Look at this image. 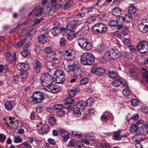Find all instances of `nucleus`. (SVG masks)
I'll list each match as a JSON object with an SVG mask.
<instances>
[{"label":"nucleus","instance_id":"obj_14","mask_svg":"<svg viewBox=\"0 0 148 148\" xmlns=\"http://www.w3.org/2000/svg\"><path fill=\"white\" fill-rule=\"evenodd\" d=\"M79 20L75 19L74 20L73 23H69L66 26V28L69 31L74 30L76 29V25L79 22Z\"/></svg>","mask_w":148,"mask_h":148},{"label":"nucleus","instance_id":"obj_41","mask_svg":"<svg viewBox=\"0 0 148 148\" xmlns=\"http://www.w3.org/2000/svg\"><path fill=\"white\" fill-rule=\"evenodd\" d=\"M82 101H80L76 105L77 108L79 109L83 110L86 108V105H83Z\"/></svg>","mask_w":148,"mask_h":148},{"label":"nucleus","instance_id":"obj_44","mask_svg":"<svg viewBox=\"0 0 148 148\" xmlns=\"http://www.w3.org/2000/svg\"><path fill=\"white\" fill-rule=\"evenodd\" d=\"M28 73L26 71H23L20 74L21 78L23 79H25L27 78L28 76Z\"/></svg>","mask_w":148,"mask_h":148},{"label":"nucleus","instance_id":"obj_31","mask_svg":"<svg viewBox=\"0 0 148 148\" xmlns=\"http://www.w3.org/2000/svg\"><path fill=\"white\" fill-rule=\"evenodd\" d=\"M86 105L89 107H91L94 103V99L91 98H88L85 101Z\"/></svg>","mask_w":148,"mask_h":148},{"label":"nucleus","instance_id":"obj_62","mask_svg":"<svg viewBox=\"0 0 148 148\" xmlns=\"http://www.w3.org/2000/svg\"><path fill=\"white\" fill-rule=\"evenodd\" d=\"M85 137L90 140H93L95 138V137L94 136L88 134H86L85 136Z\"/></svg>","mask_w":148,"mask_h":148},{"label":"nucleus","instance_id":"obj_28","mask_svg":"<svg viewBox=\"0 0 148 148\" xmlns=\"http://www.w3.org/2000/svg\"><path fill=\"white\" fill-rule=\"evenodd\" d=\"M5 108L7 110H12L13 109V105L12 102L10 101H7L4 104Z\"/></svg>","mask_w":148,"mask_h":148},{"label":"nucleus","instance_id":"obj_46","mask_svg":"<svg viewBox=\"0 0 148 148\" xmlns=\"http://www.w3.org/2000/svg\"><path fill=\"white\" fill-rule=\"evenodd\" d=\"M129 32V29L128 27H125L121 31L122 33L124 35H127Z\"/></svg>","mask_w":148,"mask_h":148},{"label":"nucleus","instance_id":"obj_8","mask_svg":"<svg viewBox=\"0 0 148 148\" xmlns=\"http://www.w3.org/2000/svg\"><path fill=\"white\" fill-rule=\"evenodd\" d=\"M106 53L110 60H114L120 56L119 52L116 49L112 48Z\"/></svg>","mask_w":148,"mask_h":148},{"label":"nucleus","instance_id":"obj_59","mask_svg":"<svg viewBox=\"0 0 148 148\" xmlns=\"http://www.w3.org/2000/svg\"><path fill=\"white\" fill-rule=\"evenodd\" d=\"M73 115L76 116H80L81 115V112L78 110H75L73 111Z\"/></svg>","mask_w":148,"mask_h":148},{"label":"nucleus","instance_id":"obj_7","mask_svg":"<svg viewBox=\"0 0 148 148\" xmlns=\"http://www.w3.org/2000/svg\"><path fill=\"white\" fill-rule=\"evenodd\" d=\"M56 76V83L57 84L63 83L65 80V75L63 71L61 70H58L55 71L54 73Z\"/></svg>","mask_w":148,"mask_h":148},{"label":"nucleus","instance_id":"obj_25","mask_svg":"<svg viewBox=\"0 0 148 148\" xmlns=\"http://www.w3.org/2000/svg\"><path fill=\"white\" fill-rule=\"evenodd\" d=\"M73 2L72 0H68L66 3L61 5V8L65 9H66L69 8L73 3Z\"/></svg>","mask_w":148,"mask_h":148},{"label":"nucleus","instance_id":"obj_29","mask_svg":"<svg viewBox=\"0 0 148 148\" xmlns=\"http://www.w3.org/2000/svg\"><path fill=\"white\" fill-rule=\"evenodd\" d=\"M64 100L65 102H67L68 103L74 106L73 103L75 102V100L74 98L71 97H67Z\"/></svg>","mask_w":148,"mask_h":148},{"label":"nucleus","instance_id":"obj_12","mask_svg":"<svg viewBox=\"0 0 148 148\" xmlns=\"http://www.w3.org/2000/svg\"><path fill=\"white\" fill-rule=\"evenodd\" d=\"M34 70L36 72L39 73L41 72V70L42 69V65L40 62L37 59L34 60Z\"/></svg>","mask_w":148,"mask_h":148},{"label":"nucleus","instance_id":"obj_40","mask_svg":"<svg viewBox=\"0 0 148 148\" xmlns=\"http://www.w3.org/2000/svg\"><path fill=\"white\" fill-rule=\"evenodd\" d=\"M26 39H23L21 40V41L17 42L15 46V47L16 48H19L23 46V45L25 43Z\"/></svg>","mask_w":148,"mask_h":148},{"label":"nucleus","instance_id":"obj_61","mask_svg":"<svg viewBox=\"0 0 148 148\" xmlns=\"http://www.w3.org/2000/svg\"><path fill=\"white\" fill-rule=\"evenodd\" d=\"M24 63L20 62L17 65V68L18 70H23L24 64Z\"/></svg>","mask_w":148,"mask_h":148},{"label":"nucleus","instance_id":"obj_13","mask_svg":"<svg viewBox=\"0 0 148 148\" xmlns=\"http://www.w3.org/2000/svg\"><path fill=\"white\" fill-rule=\"evenodd\" d=\"M73 52V50L71 49L65 50L63 54L64 58L68 60H72L73 58L72 56Z\"/></svg>","mask_w":148,"mask_h":148},{"label":"nucleus","instance_id":"obj_51","mask_svg":"<svg viewBox=\"0 0 148 148\" xmlns=\"http://www.w3.org/2000/svg\"><path fill=\"white\" fill-rule=\"evenodd\" d=\"M124 43L125 45L129 47L131 45V41L129 39L125 38L124 39Z\"/></svg>","mask_w":148,"mask_h":148},{"label":"nucleus","instance_id":"obj_50","mask_svg":"<svg viewBox=\"0 0 148 148\" xmlns=\"http://www.w3.org/2000/svg\"><path fill=\"white\" fill-rule=\"evenodd\" d=\"M29 51L28 49H24L21 51L20 53L21 55L23 56L26 57L29 55Z\"/></svg>","mask_w":148,"mask_h":148},{"label":"nucleus","instance_id":"obj_58","mask_svg":"<svg viewBox=\"0 0 148 148\" xmlns=\"http://www.w3.org/2000/svg\"><path fill=\"white\" fill-rule=\"evenodd\" d=\"M53 108L55 110H60L63 109L62 105L56 104L53 106Z\"/></svg>","mask_w":148,"mask_h":148},{"label":"nucleus","instance_id":"obj_32","mask_svg":"<svg viewBox=\"0 0 148 148\" xmlns=\"http://www.w3.org/2000/svg\"><path fill=\"white\" fill-rule=\"evenodd\" d=\"M121 132V131H118L114 133V136L116 140H119L122 138V135H120Z\"/></svg>","mask_w":148,"mask_h":148},{"label":"nucleus","instance_id":"obj_17","mask_svg":"<svg viewBox=\"0 0 148 148\" xmlns=\"http://www.w3.org/2000/svg\"><path fill=\"white\" fill-rule=\"evenodd\" d=\"M47 40V36L41 34L39 35L38 38V42L41 43H44L46 42Z\"/></svg>","mask_w":148,"mask_h":148},{"label":"nucleus","instance_id":"obj_60","mask_svg":"<svg viewBox=\"0 0 148 148\" xmlns=\"http://www.w3.org/2000/svg\"><path fill=\"white\" fill-rule=\"evenodd\" d=\"M66 134L65 135H63L62 136L63 139V140L65 142H66L69 138V132H66Z\"/></svg>","mask_w":148,"mask_h":148},{"label":"nucleus","instance_id":"obj_54","mask_svg":"<svg viewBox=\"0 0 148 148\" xmlns=\"http://www.w3.org/2000/svg\"><path fill=\"white\" fill-rule=\"evenodd\" d=\"M65 114V111L63 109L58 111L57 112V115L59 117L63 116Z\"/></svg>","mask_w":148,"mask_h":148},{"label":"nucleus","instance_id":"obj_22","mask_svg":"<svg viewBox=\"0 0 148 148\" xmlns=\"http://www.w3.org/2000/svg\"><path fill=\"white\" fill-rule=\"evenodd\" d=\"M12 120L11 118L9 117L7 118L5 121L6 124L7 125L8 127H10V129L14 127L13 125L15 123Z\"/></svg>","mask_w":148,"mask_h":148},{"label":"nucleus","instance_id":"obj_48","mask_svg":"<svg viewBox=\"0 0 148 148\" xmlns=\"http://www.w3.org/2000/svg\"><path fill=\"white\" fill-rule=\"evenodd\" d=\"M69 31L67 28H61V32L62 34L64 36H66L68 34Z\"/></svg>","mask_w":148,"mask_h":148},{"label":"nucleus","instance_id":"obj_55","mask_svg":"<svg viewBox=\"0 0 148 148\" xmlns=\"http://www.w3.org/2000/svg\"><path fill=\"white\" fill-rule=\"evenodd\" d=\"M89 82V79L87 78H84L82 79L80 82V84L81 85H84L87 84Z\"/></svg>","mask_w":148,"mask_h":148},{"label":"nucleus","instance_id":"obj_5","mask_svg":"<svg viewBox=\"0 0 148 148\" xmlns=\"http://www.w3.org/2000/svg\"><path fill=\"white\" fill-rule=\"evenodd\" d=\"M41 83L44 87L47 88L53 82V79L51 76L48 74H45L42 75L40 77Z\"/></svg>","mask_w":148,"mask_h":148},{"label":"nucleus","instance_id":"obj_52","mask_svg":"<svg viewBox=\"0 0 148 148\" xmlns=\"http://www.w3.org/2000/svg\"><path fill=\"white\" fill-rule=\"evenodd\" d=\"M132 105L134 106H137L139 105V102L135 99H133L130 101Z\"/></svg>","mask_w":148,"mask_h":148},{"label":"nucleus","instance_id":"obj_21","mask_svg":"<svg viewBox=\"0 0 148 148\" xmlns=\"http://www.w3.org/2000/svg\"><path fill=\"white\" fill-rule=\"evenodd\" d=\"M138 29L140 31L143 33H146L148 31V28L142 22L138 25Z\"/></svg>","mask_w":148,"mask_h":148},{"label":"nucleus","instance_id":"obj_19","mask_svg":"<svg viewBox=\"0 0 148 148\" xmlns=\"http://www.w3.org/2000/svg\"><path fill=\"white\" fill-rule=\"evenodd\" d=\"M112 13L115 16H119L121 14V10L119 8H114L112 12Z\"/></svg>","mask_w":148,"mask_h":148},{"label":"nucleus","instance_id":"obj_3","mask_svg":"<svg viewBox=\"0 0 148 148\" xmlns=\"http://www.w3.org/2000/svg\"><path fill=\"white\" fill-rule=\"evenodd\" d=\"M78 64L77 61H68L64 65V69L67 72L72 73L78 68Z\"/></svg>","mask_w":148,"mask_h":148},{"label":"nucleus","instance_id":"obj_20","mask_svg":"<svg viewBox=\"0 0 148 148\" xmlns=\"http://www.w3.org/2000/svg\"><path fill=\"white\" fill-rule=\"evenodd\" d=\"M14 57L12 56L9 53H8L5 54V57L6 58V60L9 63H11L13 60H14L16 56V53H15L14 54Z\"/></svg>","mask_w":148,"mask_h":148},{"label":"nucleus","instance_id":"obj_56","mask_svg":"<svg viewBox=\"0 0 148 148\" xmlns=\"http://www.w3.org/2000/svg\"><path fill=\"white\" fill-rule=\"evenodd\" d=\"M66 43V41L64 38H62L60 42V46L62 47L65 46Z\"/></svg>","mask_w":148,"mask_h":148},{"label":"nucleus","instance_id":"obj_15","mask_svg":"<svg viewBox=\"0 0 148 148\" xmlns=\"http://www.w3.org/2000/svg\"><path fill=\"white\" fill-rule=\"evenodd\" d=\"M83 71L81 69H79L78 68L73 72L72 74H74L73 77L75 78L78 79H80L82 77Z\"/></svg>","mask_w":148,"mask_h":148},{"label":"nucleus","instance_id":"obj_42","mask_svg":"<svg viewBox=\"0 0 148 148\" xmlns=\"http://www.w3.org/2000/svg\"><path fill=\"white\" fill-rule=\"evenodd\" d=\"M119 23V21L118 19V18L117 19V21L114 20L110 21L109 23V25L111 27H116Z\"/></svg>","mask_w":148,"mask_h":148},{"label":"nucleus","instance_id":"obj_1","mask_svg":"<svg viewBox=\"0 0 148 148\" xmlns=\"http://www.w3.org/2000/svg\"><path fill=\"white\" fill-rule=\"evenodd\" d=\"M43 93L40 91H36L34 92L33 95L29 97L28 102L30 104L35 105L41 103L44 99Z\"/></svg>","mask_w":148,"mask_h":148},{"label":"nucleus","instance_id":"obj_57","mask_svg":"<svg viewBox=\"0 0 148 148\" xmlns=\"http://www.w3.org/2000/svg\"><path fill=\"white\" fill-rule=\"evenodd\" d=\"M123 93L125 96H127L130 94L129 90L127 88H125L123 89Z\"/></svg>","mask_w":148,"mask_h":148},{"label":"nucleus","instance_id":"obj_49","mask_svg":"<svg viewBox=\"0 0 148 148\" xmlns=\"http://www.w3.org/2000/svg\"><path fill=\"white\" fill-rule=\"evenodd\" d=\"M47 67L49 69H53V67L55 68V63L51 62H48L47 63Z\"/></svg>","mask_w":148,"mask_h":148},{"label":"nucleus","instance_id":"obj_2","mask_svg":"<svg viewBox=\"0 0 148 148\" xmlns=\"http://www.w3.org/2000/svg\"><path fill=\"white\" fill-rule=\"evenodd\" d=\"M95 60L94 55L90 53H85L81 57L80 62L82 64L87 65H91Z\"/></svg>","mask_w":148,"mask_h":148},{"label":"nucleus","instance_id":"obj_38","mask_svg":"<svg viewBox=\"0 0 148 148\" xmlns=\"http://www.w3.org/2000/svg\"><path fill=\"white\" fill-rule=\"evenodd\" d=\"M92 47V45L90 42L87 41L82 48L84 49L85 50L88 51L91 49Z\"/></svg>","mask_w":148,"mask_h":148},{"label":"nucleus","instance_id":"obj_64","mask_svg":"<svg viewBox=\"0 0 148 148\" xmlns=\"http://www.w3.org/2000/svg\"><path fill=\"white\" fill-rule=\"evenodd\" d=\"M44 51L47 54H49L53 51L51 48L50 47H46L44 49Z\"/></svg>","mask_w":148,"mask_h":148},{"label":"nucleus","instance_id":"obj_26","mask_svg":"<svg viewBox=\"0 0 148 148\" xmlns=\"http://www.w3.org/2000/svg\"><path fill=\"white\" fill-rule=\"evenodd\" d=\"M107 60H110L106 52L104 54L103 56L99 60V61L101 63L105 64L106 63Z\"/></svg>","mask_w":148,"mask_h":148},{"label":"nucleus","instance_id":"obj_6","mask_svg":"<svg viewBox=\"0 0 148 148\" xmlns=\"http://www.w3.org/2000/svg\"><path fill=\"white\" fill-rule=\"evenodd\" d=\"M93 32L104 34L107 31L106 25L103 23H97L94 25L92 29Z\"/></svg>","mask_w":148,"mask_h":148},{"label":"nucleus","instance_id":"obj_11","mask_svg":"<svg viewBox=\"0 0 148 148\" xmlns=\"http://www.w3.org/2000/svg\"><path fill=\"white\" fill-rule=\"evenodd\" d=\"M42 9L39 7H37L34 8L30 13V15L35 18L38 17L42 14Z\"/></svg>","mask_w":148,"mask_h":148},{"label":"nucleus","instance_id":"obj_9","mask_svg":"<svg viewBox=\"0 0 148 148\" xmlns=\"http://www.w3.org/2000/svg\"><path fill=\"white\" fill-rule=\"evenodd\" d=\"M138 50L143 54H145L148 52V42L143 41L139 42L137 46Z\"/></svg>","mask_w":148,"mask_h":148},{"label":"nucleus","instance_id":"obj_39","mask_svg":"<svg viewBox=\"0 0 148 148\" xmlns=\"http://www.w3.org/2000/svg\"><path fill=\"white\" fill-rule=\"evenodd\" d=\"M105 50V47L104 45H98L96 49V51L99 53H101Z\"/></svg>","mask_w":148,"mask_h":148},{"label":"nucleus","instance_id":"obj_45","mask_svg":"<svg viewBox=\"0 0 148 148\" xmlns=\"http://www.w3.org/2000/svg\"><path fill=\"white\" fill-rule=\"evenodd\" d=\"M138 128L135 125H132L130 127V131L131 132H138Z\"/></svg>","mask_w":148,"mask_h":148},{"label":"nucleus","instance_id":"obj_30","mask_svg":"<svg viewBox=\"0 0 148 148\" xmlns=\"http://www.w3.org/2000/svg\"><path fill=\"white\" fill-rule=\"evenodd\" d=\"M49 128V127L48 125H44L41 130L39 131V132L41 134H46L48 132Z\"/></svg>","mask_w":148,"mask_h":148},{"label":"nucleus","instance_id":"obj_24","mask_svg":"<svg viewBox=\"0 0 148 148\" xmlns=\"http://www.w3.org/2000/svg\"><path fill=\"white\" fill-rule=\"evenodd\" d=\"M106 72V70L102 67L99 68L95 72L97 75L99 76H102L104 75Z\"/></svg>","mask_w":148,"mask_h":148},{"label":"nucleus","instance_id":"obj_33","mask_svg":"<svg viewBox=\"0 0 148 148\" xmlns=\"http://www.w3.org/2000/svg\"><path fill=\"white\" fill-rule=\"evenodd\" d=\"M89 28L87 26H84L80 29V32L82 33L83 35H85L88 32Z\"/></svg>","mask_w":148,"mask_h":148},{"label":"nucleus","instance_id":"obj_4","mask_svg":"<svg viewBox=\"0 0 148 148\" xmlns=\"http://www.w3.org/2000/svg\"><path fill=\"white\" fill-rule=\"evenodd\" d=\"M62 52L58 50L53 51L50 53L47 54L46 56L47 62H51L55 60H59L61 58Z\"/></svg>","mask_w":148,"mask_h":148},{"label":"nucleus","instance_id":"obj_35","mask_svg":"<svg viewBox=\"0 0 148 148\" xmlns=\"http://www.w3.org/2000/svg\"><path fill=\"white\" fill-rule=\"evenodd\" d=\"M129 13L130 14H134L137 11V9L135 7L131 6L129 8L128 10Z\"/></svg>","mask_w":148,"mask_h":148},{"label":"nucleus","instance_id":"obj_63","mask_svg":"<svg viewBox=\"0 0 148 148\" xmlns=\"http://www.w3.org/2000/svg\"><path fill=\"white\" fill-rule=\"evenodd\" d=\"M20 145L22 146L24 145L26 148H31L32 145H29L27 142H25L20 144Z\"/></svg>","mask_w":148,"mask_h":148},{"label":"nucleus","instance_id":"obj_47","mask_svg":"<svg viewBox=\"0 0 148 148\" xmlns=\"http://www.w3.org/2000/svg\"><path fill=\"white\" fill-rule=\"evenodd\" d=\"M62 105L63 109L64 108L72 109L73 108V107L74 106L69 103H68L67 102H66V103L63 104Z\"/></svg>","mask_w":148,"mask_h":148},{"label":"nucleus","instance_id":"obj_10","mask_svg":"<svg viewBox=\"0 0 148 148\" xmlns=\"http://www.w3.org/2000/svg\"><path fill=\"white\" fill-rule=\"evenodd\" d=\"M112 86L116 87L119 86L121 84L124 87H128V84L127 82L121 78L115 79L113 80L112 83Z\"/></svg>","mask_w":148,"mask_h":148},{"label":"nucleus","instance_id":"obj_34","mask_svg":"<svg viewBox=\"0 0 148 148\" xmlns=\"http://www.w3.org/2000/svg\"><path fill=\"white\" fill-rule=\"evenodd\" d=\"M77 91V89L75 88L69 90L68 92V95L70 97H74L76 95Z\"/></svg>","mask_w":148,"mask_h":148},{"label":"nucleus","instance_id":"obj_23","mask_svg":"<svg viewBox=\"0 0 148 148\" xmlns=\"http://www.w3.org/2000/svg\"><path fill=\"white\" fill-rule=\"evenodd\" d=\"M87 41V40L84 38H79L77 40L79 45L82 48L84 46Z\"/></svg>","mask_w":148,"mask_h":148},{"label":"nucleus","instance_id":"obj_37","mask_svg":"<svg viewBox=\"0 0 148 148\" xmlns=\"http://www.w3.org/2000/svg\"><path fill=\"white\" fill-rule=\"evenodd\" d=\"M129 71L130 77L135 78L137 77V73L136 72L134 68L132 69H130Z\"/></svg>","mask_w":148,"mask_h":148},{"label":"nucleus","instance_id":"obj_16","mask_svg":"<svg viewBox=\"0 0 148 148\" xmlns=\"http://www.w3.org/2000/svg\"><path fill=\"white\" fill-rule=\"evenodd\" d=\"M132 16L129 13L125 15V16L120 17L119 19L123 21H125L127 22H130L132 20Z\"/></svg>","mask_w":148,"mask_h":148},{"label":"nucleus","instance_id":"obj_27","mask_svg":"<svg viewBox=\"0 0 148 148\" xmlns=\"http://www.w3.org/2000/svg\"><path fill=\"white\" fill-rule=\"evenodd\" d=\"M44 88L49 91L55 90V92H56V91H58V89L57 88L56 86L55 85H52V84H50L49 86L47 87V88L44 87Z\"/></svg>","mask_w":148,"mask_h":148},{"label":"nucleus","instance_id":"obj_53","mask_svg":"<svg viewBox=\"0 0 148 148\" xmlns=\"http://www.w3.org/2000/svg\"><path fill=\"white\" fill-rule=\"evenodd\" d=\"M97 64L95 63L94 64L92 67L91 72L93 74H95V72L98 69Z\"/></svg>","mask_w":148,"mask_h":148},{"label":"nucleus","instance_id":"obj_18","mask_svg":"<svg viewBox=\"0 0 148 148\" xmlns=\"http://www.w3.org/2000/svg\"><path fill=\"white\" fill-rule=\"evenodd\" d=\"M51 32L54 36H57L61 33V28L58 27H54L51 29Z\"/></svg>","mask_w":148,"mask_h":148},{"label":"nucleus","instance_id":"obj_43","mask_svg":"<svg viewBox=\"0 0 148 148\" xmlns=\"http://www.w3.org/2000/svg\"><path fill=\"white\" fill-rule=\"evenodd\" d=\"M49 123L50 125H54L56 123V120L55 118L53 116L49 117L48 119Z\"/></svg>","mask_w":148,"mask_h":148},{"label":"nucleus","instance_id":"obj_36","mask_svg":"<svg viewBox=\"0 0 148 148\" xmlns=\"http://www.w3.org/2000/svg\"><path fill=\"white\" fill-rule=\"evenodd\" d=\"M108 76L112 79H116L118 75L114 71H110L108 73Z\"/></svg>","mask_w":148,"mask_h":148}]
</instances>
